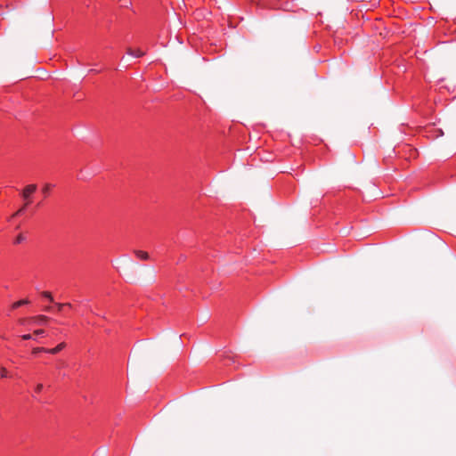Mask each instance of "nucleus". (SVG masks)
Instances as JSON below:
<instances>
[{
    "label": "nucleus",
    "instance_id": "f257e3e1",
    "mask_svg": "<svg viewBox=\"0 0 456 456\" xmlns=\"http://www.w3.org/2000/svg\"><path fill=\"white\" fill-rule=\"evenodd\" d=\"M37 184L31 183L25 186L21 191V196L26 200V205L30 203L31 195L37 191Z\"/></svg>",
    "mask_w": 456,
    "mask_h": 456
},
{
    "label": "nucleus",
    "instance_id": "f03ea898",
    "mask_svg": "<svg viewBox=\"0 0 456 456\" xmlns=\"http://www.w3.org/2000/svg\"><path fill=\"white\" fill-rule=\"evenodd\" d=\"M48 320L49 318L45 315H37L29 319L31 322H36L39 324H45Z\"/></svg>",
    "mask_w": 456,
    "mask_h": 456
},
{
    "label": "nucleus",
    "instance_id": "7ed1b4c3",
    "mask_svg": "<svg viewBox=\"0 0 456 456\" xmlns=\"http://www.w3.org/2000/svg\"><path fill=\"white\" fill-rule=\"evenodd\" d=\"M126 53L129 55L137 57V58L142 57L145 54V53L143 51H142L141 49L134 50L130 47L126 49Z\"/></svg>",
    "mask_w": 456,
    "mask_h": 456
},
{
    "label": "nucleus",
    "instance_id": "20e7f679",
    "mask_svg": "<svg viewBox=\"0 0 456 456\" xmlns=\"http://www.w3.org/2000/svg\"><path fill=\"white\" fill-rule=\"evenodd\" d=\"M66 346V344L64 342L62 343H60L57 346H55L54 348H52V349H47V353L49 354H57L59 353L61 350H62L64 347Z\"/></svg>",
    "mask_w": 456,
    "mask_h": 456
},
{
    "label": "nucleus",
    "instance_id": "39448f33",
    "mask_svg": "<svg viewBox=\"0 0 456 456\" xmlns=\"http://www.w3.org/2000/svg\"><path fill=\"white\" fill-rule=\"evenodd\" d=\"M136 256L142 260H148L150 258L149 254L142 250H134Z\"/></svg>",
    "mask_w": 456,
    "mask_h": 456
},
{
    "label": "nucleus",
    "instance_id": "423d86ee",
    "mask_svg": "<svg viewBox=\"0 0 456 456\" xmlns=\"http://www.w3.org/2000/svg\"><path fill=\"white\" fill-rule=\"evenodd\" d=\"M28 303H29V301L28 299H22V300H20V301H17V302L13 303L12 305V308L15 309L17 307H20V306H21L23 305H27Z\"/></svg>",
    "mask_w": 456,
    "mask_h": 456
},
{
    "label": "nucleus",
    "instance_id": "0eeeda50",
    "mask_svg": "<svg viewBox=\"0 0 456 456\" xmlns=\"http://www.w3.org/2000/svg\"><path fill=\"white\" fill-rule=\"evenodd\" d=\"M51 188H52V184H50V183H45V184L43 186V188H42V191H43V193H44V194H45V195H46V194H48V192L50 191Z\"/></svg>",
    "mask_w": 456,
    "mask_h": 456
},
{
    "label": "nucleus",
    "instance_id": "6e6552de",
    "mask_svg": "<svg viewBox=\"0 0 456 456\" xmlns=\"http://www.w3.org/2000/svg\"><path fill=\"white\" fill-rule=\"evenodd\" d=\"M56 306L58 308V311H61L62 309L63 306H69V307H71V304L70 303H57L56 304Z\"/></svg>",
    "mask_w": 456,
    "mask_h": 456
},
{
    "label": "nucleus",
    "instance_id": "1a4fd4ad",
    "mask_svg": "<svg viewBox=\"0 0 456 456\" xmlns=\"http://www.w3.org/2000/svg\"><path fill=\"white\" fill-rule=\"evenodd\" d=\"M42 296L48 298L50 301H53V296H52L51 292H49V291H43Z\"/></svg>",
    "mask_w": 456,
    "mask_h": 456
},
{
    "label": "nucleus",
    "instance_id": "9d476101",
    "mask_svg": "<svg viewBox=\"0 0 456 456\" xmlns=\"http://www.w3.org/2000/svg\"><path fill=\"white\" fill-rule=\"evenodd\" d=\"M25 240V237L22 234H19L15 239V243L20 244Z\"/></svg>",
    "mask_w": 456,
    "mask_h": 456
},
{
    "label": "nucleus",
    "instance_id": "9b49d317",
    "mask_svg": "<svg viewBox=\"0 0 456 456\" xmlns=\"http://www.w3.org/2000/svg\"><path fill=\"white\" fill-rule=\"evenodd\" d=\"M39 352H46L47 353V349L44 348V347H36L32 351L33 354H37Z\"/></svg>",
    "mask_w": 456,
    "mask_h": 456
},
{
    "label": "nucleus",
    "instance_id": "f8f14e48",
    "mask_svg": "<svg viewBox=\"0 0 456 456\" xmlns=\"http://www.w3.org/2000/svg\"><path fill=\"white\" fill-rule=\"evenodd\" d=\"M0 373L2 378L7 377V370L4 367L0 368Z\"/></svg>",
    "mask_w": 456,
    "mask_h": 456
},
{
    "label": "nucleus",
    "instance_id": "ddd939ff",
    "mask_svg": "<svg viewBox=\"0 0 456 456\" xmlns=\"http://www.w3.org/2000/svg\"><path fill=\"white\" fill-rule=\"evenodd\" d=\"M45 333L44 330H37L34 331L35 335H43Z\"/></svg>",
    "mask_w": 456,
    "mask_h": 456
},
{
    "label": "nucleus",
    "instance_id": "4468645a",
    "mask_svg": "<svg viewBox=\"0 0 456 456\" xmlns=\"http://www.w3.org/2000/svg\"><path fill=\"white\" fill-rule=\"evenodd\" d=\"M26 204L23 206V208H21L20 209H19L12 216H18L20 215L23 210L24 208H26Z\"/></svg>",
    "mask_w": 456,
    "mask_h": 456
},
{
    "label": "nucleus",
    "instance_id": "2eb2a0df",
    "mask_svg": "<svg viewBox=\"0 0 456 456\" xmlns=\"http://www.w3.org/2000/svg\"><path fill=\"white\" fill-rule=\"evenodd\" d=\"M26 204L23 206V208H21L20 209H19L12 216H18L20 215L23 210L24 208H26Z\"/></svg>",
    "mask_w": 456,
    "mask_h": 456
},
{
    "label": "nucleus",
    "instance_id": "dca6fc26",
    "mask_svg": "<svg viewBox=\"0 0 456 456\" xmlns=\"http://www.w3.org/2000/svg\"><path fill=\"white\" fill-rule=\"evenodd\" d=\"M43 389V385L42 384H38L36 387V392L39 393L41 392Z\"/></svg>",
    "mask_w": 456,
    "mask_h": 456
},
{
    "label": "nucleus",
    "instance_id": "f3484780",
    "mask_svg": "<svg viewBox=\"0 0 456 456\" xmlns=\"http://www.w3.org/2000/svg\"><path fill=\"white\" fill-rule=\"evenodd\" d=\"M22 338H23V339H26V340H27V339H31V338H32V335H30V334L23 335V336H22Z\"/></svg>",
    "mask_w": 456,
    "mask_h": 456
},
{
    "label": "nucleus",
    "instance_id": "a211bd4d",
    "mask_svg": "<svg viewBox=\"0 0 456 456\" xmlns=\"http://www.w3.org/2000/svg\"><path fill=\"white\" fill-rule=\"evenodd\" d=\"M444 132L442 130H439V135H443Z\"/></svg>",
    "mask_w": 456,
    "mask_h": 456
},
{
    "label": "nucleus",
    "instance_id": "6ab92c4d",
    "mask_svg": "<svg viewBox=\"0 0 456 456\" xmlns=\"http://www.w3.org/2000/svg\"><path fill=\"white\" fill-rule=\"evenodd\" d=\"M50 309H51V307H49V306L45 307L46 311H50Z\"/></svg>",
    "mask_w": 456,
    "mask_h": 456
},
{
    "label": "nucleus",
    "instance_id": "aec40b11",
    "mask_svg": "<svg viewBox=\"0 0 456 456\" xmlns=\"http://www.w3.org/2000/svg\"><path fill=\"white\" fill-rule=\"evenodd\" d=\"M20 323H24V322H25V320H24V319H22V320H20Z\"/></svg>",
    "mask_w": 456,
    "mask_h": 456
}]
</instances>
